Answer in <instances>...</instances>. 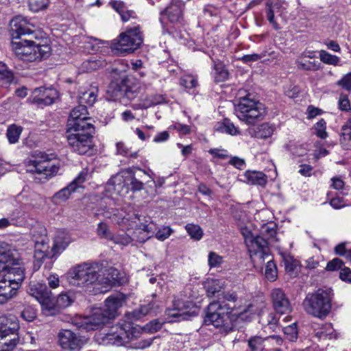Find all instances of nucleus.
Wrapping results in <instances>:
<instances>
[{
	"label": "nucleus",
	"mask_w": 351,
	"mask_h": 351,
	"mask_svg": "<svg viewBox=\"0 0 351 351\" xmlns=\"http://www.w3.org/2000/svg\"><path fill=\"white\" fill-rule=\"evenodd\" d=\"M253 315L254 309L251 304L234 312L233 310L229 311L226 305H223L219 301L213 302L207 307L204 323L206 325H213L227 333L232 331L234 322L237 319L247 322L252 319Z\"/></svg>",
	"instance_id": "1"
},
{
	"label": "nucleus",
	"mask_w": 351,
	"mask_h": 351,
	"mask_svg": "<svg viewBox=\"0 0 351 351\" xmlns=\"http://www.w3.org/2000/svg\"><path fill=\"white\" fill-rule=\"evenodd\" d=\"M90 120L87 108L83 104L71 111L67 121L66 138L71 147H84L90 141L94 127L88 122Z\"/></svg>",
	"instance_id": "2"
},
{
	"label": "nucleus",
	"mask_w": 351,
	"mask_h": 351,
	"mask_svg": "<svg viewBox=\"0 0 351 351\" xmlns=\"http://www.w3.org/2000/svg\"><path fill=\"white\" fill-rule=\"evenodd\" d=\"M243 235L254 266L262 268L266 261L265 278L271 282L275 281L278 276L277 267L269 254L267 240L261 236H254L250 232L243 233Z\"/></svg>",
	"instance_id": "3"
},
{
	"label": "nucleus",
	"mask_w": 351,
	"mask_h": 351,
	"mask_svg": "<svg viewBox=\"0 0 351 351\" xmlns=\"http://www.w3.org/2000/svg\"><path fill=\"white\" fill-rule=\"evenodd\" d=\"M49 43V39L45 35L34 36V40H12V49L19 59L32 62L49 57L51 53Z\"/></svg>",
	"instance_id": "4"
},
{
	"label": "nucleus",
	"mask_w": 351,
	"mask_h": 351,
	"mask_svg": "<svg viewBox=\"0 0 351 351\" xmlns=\"http://www.w3.org/2000/svg\"><path fill=\"white\" fill-rule=\"evenodd\" d=\"M102 270V264L99 262H84L71 269L67 274V278L74 286L100 285Z\"/></svg>",
	"instance_id": "5"
},
{
	"label": "nucleus",
	"mask_w": 351,
	"mask_h": 351,
	"mask_svg": "<svg viewBox=\"0 0 351 351\" xmlns=\"http://www.w3.org/2000/svg\"><path fill=\"white\" fill-rule=\"evenodd\" d=\"M333 291L330 288L318 289L306 295L303 301L306 312L318 318H324L330 313Z\"/></svg>",
	"instance_id": "6"
},
{
	"label": "nucleus",
	"mask_w": 351,
	"mask_h": 351,
	"mask_svg": "<svg viewBox=\"0 0 351 351\" xmlns=\"http://www.w3.org/2000/svg\"><path fill=\"white\" fill-rule=\"evenodd\" d=\"M234 111L241 121L249 125L262 121L265 115L264 105L254 100L250 94L239 98Z\"/></svg>",
	"instance_id": "7"
},
{
	"label": "nucleus",
	"mask_w": 351,
	"mask_h": 351,
	"mask_svg": "<svg viewBox=\"0 0 351 351\" xmlns=\"http://www.w3.org/2000/svg\"><path fill=\"white\" fill-rule=\"evenodd\" d=\"M143 35L139 25L128 28L114 40L111 48L117 54H125L137 49L143 43Z\"/></svg>",
	"instance_id": "8"
},
{
	"label": "nucleus",
	"mask_w": 351,
	"mask_h": 351,
	"mask_svg": "<svg viewBox=\"0 0 351 351\" xmlns=\"http://www.w3.org/2000/svg\"><path fill=\"white\" fill-rule=\"evenodd\" d=\"M19 322L14 315L0 317V344L6 351L12 350L19 342Z\"/></svg>",
	"instance_id": "9"
},
{
	"label": "nucleus",
	"mask_w": 351,
	"mask_h": 351,
	"mask_svg": "<svg viewBox=\"0 0 351 351\" xmlns=\"http://www.w3.org/2000/svg\"><path fill=\"white\" fill-rule=\"evenodd\" d=\"M140 331L134 327L131 323L125 322L122 324H116L110 327L109 331L105 335L103 341L106 344L120 346L136 339Z\"/></svg>",
	"instance_id": "10"
},
{
	"label": "nucleus",
	"mask_w": 351,
	"mask_h": 351,
	"mask_svg": "<svg viewBox=\"0 0 351 351\" xmlns=\"http://www.w3.org/2000/svg\"><path fill=\"white\" fill-rule=\"evenodd\" d=\"M34 155V159L25 161L27 171L29 172H36L45 176V178L54 176L59 171L60 165L57 160L48 158L47 155Z\"/></svg>",
	"instance_id": "11"
},
{
	"label": "nucleus",
	"mask_w": 351,
	"mask_h": 351,
	"mask_svg": "<svg viewBox=\"0 0 351 351\" xmlns=\"http://www.w3.org/2000/svg\"><path fill=\"white\" fill-rule=\"evenodd\" d=\"M110 319L105 311L99 308L93 309L88 316H76L73 318L72 324L78 328H82L87 331L94 330L99 326L107 323Z\"/></svg>",
	"instance_id": "12"
},
{
	"label": "nucleus",
	"mask_w": 351,
	"mask_h": 351,
	"mask_svg": "<svg viewBox=\"0 0 351 351\" xmlns=\"http://www.w3.org/2000/svg\"><path fill=\"white\" fill-rule=\"evenodd\" d=\"M10 27L12 40H21V37L23 36H29V38H34V36L43 35L41 32L33 30L32 27H34V25L21 15L14 16L10 21Z\"/></svg>",
	"instance_id": "13"
},
{
	"label": "nucleus",
	"mask_w": 351,
	"mask_h": 351,
	"mask_svg": "<svg viewBox=\"0 0 351 351\" xmlns=\"http://www.w3.org/2000/svg\"><path fill=\"white\" fill-rule=\"evenodd\" d=\"M60 346L66 351L80 350L86 340L71 330H61L58 334Z\"/></svg>",
	"instance_id": "14"
},
{
	"label": "nucleus",
	"mask_w": 351,
	"mask_h": 351,
	"mask_svg": "<svg viewBox=\"0 0 351 351\" xmlns=\"http://www.w3.org/2000/svg\"><path fill=\"white\" fill-rule=\"evenodd\" d=\"M184 3L180 0H172L171 2L160 12L161 23L167 19L170 23L180 24L184 20Z\"/></svg>",
	"instance_id": "15"
},
{
	"label": "nucleus",
	"mask_w": 351,
	"mask_h": 351,
	"mask_svg": "<svg viewBox=\"0 0 351 351\" xmlns=\"http://www.w3.org/2000/svg\"><path fill=\"white\" fill-rule=\"evenodd\" d=\"M86 173L81 171L78 176L66 187L56 193L51 197L53 204L58 205L66 202L80 186L86 180Z\"/></svg>",
	"instance_id": "16"
},
{
	"label": "nucleus",
	"mask_w": 351,
	"mask_h": 351,
	"mask_svg": "<svg viewBox=\"0 0 351 351\" xmlns=\"http://www.w3.org/2000/svg\"><path fill=\"white\" fill-rule=\"evenodd\" d=\"M19 261V254L14 247L7 243L0 242V276L5 272L10 265H17Z\"/></svg>",
	"instance_id": "17"
},
{
	"label": "nucleus",
	"mask_w": 351,
	"mask_h": 351,
	"mask_svg": "<svg viewBox=\"0 0 351 351\" xmlns=\"http://www.w3.org/2000/svg\"><path fill=\"white\" fill-rule=\"evenodd\" d=\"M191 303L184 302L181 299H175L173 301V307L166 311L169 322H178L186 319L189 317L188 309Z\"/></svg>",
	"instance_id": "18"
},
{
	"label": "nucleus",
	"mask_w": 351,
	"mask_h": 351,
	"mask_svg": "<svg viewBox=\"0 0 351 351\" xmlns=\"http://www.w3.org/2000/svg\"><path fill=\"white\" fill-rule=\"evenodd\" d=\"M54 252L52 248L49 249V239L46 235L41 236L35 241L34 244V259L35 265L40 267L45 258H52L54 256Z\"/></svg>",
	"instance_id": "19"
},
{
	"label": "nucleus",
	"mask_w": 351,
	"mask_h": 351,
	"mask_svg": "<svg viewBox=\"0 0 351 351\" xmlns=\"http://www.w3.org/2000/svg\"><path fill=\"white\" fill-rule=\"evenodd\" d=\"M102 264L103 270L99 276L101 292L107 291L112 285L119 280V271L114 267H108L105 261L99 262Z\"/></svg>",
	"instance_id": "20"
},
{
	"label": "nucleus",
	"mask_w": 351,
	"mask_h": 351,
	"mask_svg": "<svg viewBox=\"0 0 351 351\" xmlns=\"http://www.w3.org/2000/svg\"><path fill=\"white\" fill-rule=\"evenodd\" d=\"M271 298L276 311L285 314L291 311L289 300L284 291L280 288H275L271 292Z\"/></svg>",
	"instance_id": "21"
},
{
	"label": "nucleus",
	"mask_w": 351,
	"mask_h": 351,
	"mask_svg": "<svg viewBox=\"0 0 351 351\" xmlns=\"http://www.w3.org/2000/svg\"><path fill=\"white\" fill-rule=\"evenodd\" d=\"M4 273L0 276V304H4L16 295L19 285L5 278Z\"/></svg>",
	"instance_id": "22"
},
{
	"label": "nucleus",
	"mask_w": 351,
	"mask_h": 351,
	"mask_svg": "<svg viewBox=\"0 0 351 351\" xmlns=\"http://www.w3.org/2000/svg\"><path fill=\"white\" fill-rule=\"evenodd\" d=\"M127 175V182H130L131 189L133 191H139L143 189V182L145 177L148 176L145 171L141 169H128L125 170Z\"/></svg>",
	"instance_id": "23"
},
{
	"label": "nucleus",
	"mask_w": 351,
	"mask_h": 351,
	"mask_svg": "<svg viewBox=\"0 0 351 351\" xmlns=\"http://www.w3.org/2000/svg\"><path fill=\"white\" fill-rule=\"evenodd\" d=\"M125 170L119 173L110 178L106 184V189L111 194L122 195L125 183L127 182V175Z\"/></svg>",
	"instance_id": "24"
},
{
	"label": "nucleus",
	"mask_w": 351,
	"mask_h": 351,
	"mask_svg": "<svg viewBox=\"0 0 351 351\" xmlns=\"http://www.w3.org/2000/svg\"><path fill=\"white\" fill-rule=\"evenodd\" d=\"M125 301L123 295L117 293L109 296L105 300L104 308H102L108 317L112 319H114L118 314V310L122 306Z\"/></svg>",
	"instance_id": "25"
},
{
	"label": "nucleus",
	"mask_w": 351,
	"mask_h": 351,
	"mask_svg": "<svg viewBox=\"0 0 351 351\" xmlns=\"http://www.w3.org/2000/svg\"><path fill=\"white\" fill-rule=\"evenodd\" d=\"M287 3L283 0H268L266 5L267 19L274 29H278L279 25L274 20V14L281 13L286 9Z\"/></svg>",
	"instance_id": "26"
},
{
	"label": "nucleus",
	"mask_w": 351,
	"mask_h": 351,
	"mask_svg": "<svg viewBox=\"0 0 351 351\" xmlns=\"http://www.w3.org/2000/svg\"><path fill=\"white\" fill-rule=\"evenodd\" d=\"M24 271L25 268L20 260L17 265H10L8 268H6L5 271H7V274L5 275V278L12 283H17V285L20 287L25 278Z\"/></svg>",
	"instance_id": "27"
},
{
	"label": "nucleus",
	"mask_w": 351,
	"mask_h": 351,
	"mask_svg": "<svg viewBox=\"0 0 351 351\" xmlns=\"http://www.w3.org/2000/svg\"><path fill=\"white\" fill-rule=\"evenodd\" d=\"M40 304L43 313L47 316L55 315L60 312L56 299L52 295L51 292Z\"/></svg>",
	"instance_id": "28"
},
{
	"label": "nucleus",
	"mask_w": 351,
	"mask_h": 351,
	"mask_svg": "<svg viewBox=\"0 0 351 351\" xmlns=\"http://www.w3.org/2000/svg\"><path fill=\"white\" fill-rule=\"evenodd\" d=\"M207 295L210 298L221 300V295L224 289L223 283L217 279L207 280L204 284Z\"/></svg>",
	"instance_id": "29"
},
{
	"label": "nucleus",
	"mask_w": 351,
	"mask_h": 351,
	"mask_svg": "<svg viewBox=\"0 0 351 351\" xmlns=\"http://www.w3.org/2000/svg\"><path fill=\"white\" fill-rule=\"evenodd\" d=\"M154 224L149 223V224L141 223L136 226L133 237L137 241L143 243L152 237L154 232Z\"/></svg>",
	"instance_id": "30"
},
{
	"label": "nucleus",
	"mask_w": 351,
	"mask_h": 351,
	"mask_svg": "<svg viewBox=\"0 0 351 351\" xmlns=\"http://www.w3.org/2000/svg\"><path fill=\"white\" fill-rule=\"evenodd\" d=\"M110 5L121 16L123 21L127 22L131 19H136V14L134 11L128 10L125 3L119 1H111Z\"/></svg>",
	"instance_id": "31"
},
{
	"label": "nucleus",
	"mask_w": 351,
	"mask_h": 351,
	"mask_svg": "<svg viewBox=\"0 0 351 351\" xmlns=\"http://www.w3.org/2000/svg\"><path fill=\"white\" fill-rule=\"evenodd\" d=\"M274 130L268 123H263L256 128H250L247 129V134L252 137L258 138H266L270 137L273 134Z\"/></svg>",
	"instance_id": "32"
},
{
	"label": "nucleus",
	"mask_w": 351,
	"mask_h": 351,
	"mask_svg": "<svg viewBox=\"0 0 351 351\" xmlns=\"http://www.w3.org/2000/svg\"><path fill=\"white\" fill-rule=\"evenodd\" d=\"M28 293L40 303L51 291L46 285L37 282L30 285Z\"/></svg>",
	"instance_id": "33"
},
{
	"label": "nucleus",
	"mask_w": 351,
	"mask_h": 351,
	"mask_svg": "<svg viewBox=\"0 0 351 351\" xmlns=\"http://www.w3.org/2000/svg\"><path fill=\"white\" fill-rule=\"evenodd\" d=\"M244 177L248 184L265 186L267 182V176L261 171H247Z\"/></svg>",
	"instance_id": "34"
},
{
	"label": "nucleus",
	"mask_w": 351,
	"mask_h": 351,
	"mask_svg": "<svg viewBox=\"0 0 351 351\" xmlns=\"http://www.w3.org/2000/svg\"><path fill=\"white\" fill-rule=\"evenodd\" d=\"M340 143L346 149H351V115L341 128Z\"/></svg>",
	"instance_id": "35"
},
{
	"label": "nucleus",
	"mask_w": 351,
	"mask_h": 351,
	"mask_svg": "<svg viewBox=\"0 0 351 351\" xmlns=\"http://www.w3.org/2000/svg\"><path fill=\"white\" fill-rule=\"evenodd\" d=\"M315 336L318 339H332L337 338V333L330 323H326L317 330H315Z\"/></svg>",
	"instance_id": "36"
},
{
	"label": "nucleus",
	"mask_w": 351,
	"mask_h": 351,
	"mask_svg": "<svg viewBox=\"0 0 351 351\" xmlns=\"http://www.w3.org/2000/svg\"><path fill=\"white\" fill-rule=\"evenodd\" d=\"M69 243L70 239L69 237L64 232H59L56 236L53 246L51 247L53 252H54V255L64 250L67 247Z\"/></svg>",
	"instance_id": "37"
},
{
	"label": "nucleus",
	"mask_w": 351,
	"mask_h": 351,
	"mask_svg": "<svg viewBox=\"0 0 351 351\" xmlns=\"http://www.w3.org/2000/svg\"><path fill=\"white\" fill-rule=\"evenodd\" d=\"M96 92L95 88H90L88 90H81L78 95L80 104L92 106L97 99Z\"/></svg>",
	"instance_id": "38"
},
{
	"label": "nucleus",
	"mask_w": 351,
	"mask_h": 351,
	"mask_svg": "<svg viewBox=\"0 0 351 351\" xmlns=\"http://www.w3.org/2000/svg\"><path fill=\"white\" fill-rule=\"evenodd\" d=\"M216 130L230 135L240 134V130L229 119H224L222 123H218Z\"/></svg>",
	"instance_id": "39"
},
{
	"label": "nucleus",
	"mask_w": 351,
	"mask_h": 351,
	"mask_svg": "<svg viewBox=\"0 0 351 351\" xmlns=\"http://www.w3.org/2000/svg\"><path fill=\"white\" fill-rule=\"evenodd\" d=\"M58 92L53 88H48L44 90V97L37 99L38 104H43L49 106L52 104L54 101L58 98Z\"/></svg>",
	"instance_id": "40"
},
{
	"label": "nucleus",
	"mask_w": 351,
	"mask_h": 351,
	"mask_svg": "<svg viewBox=\"0 0 351 351\" xmlns=\"http://www.w3.org/2000/svg\"><path fill=\"white\" fill-rule=\"evenodd\" d=\"M23 128L21 126L12 124L8 128L7 130V137L10 143H15L18 141Z\"/></svg>",
	"instance_id": "41"
},
{
	"label": "nucleus",
	"mask_w": 351,
	"mask_h": 351,
	"mask_svg": "<svg viewBox=\"0 0 351 351\" xmlns=\"http://www.w3.org/2000/svg\"><path fill=\"white\" fill-rule=\"evenodd\" d=\"M265 340L260 336L251 337L247 340L249 351H263Z\"/></svg>",
	"instance_id": "42"
},
{
	"label": "nucleus",
	"mask_w": 351,
	"mask_h": 351,
	"mask_svg": "<svg viewBox=\"0 0 351 351\" xmlns=\"http://www.w3.org/2000/svg\"><path fill=\"white\" fill-rule=\"evenodd\" d=\"M284 335L285 338L291 342H294L298 339V330L297 323L293 322L291 324L284 327L283 328Z\"/></svg>",
	"instance_id": "43"
},
{
	"label": "nucleus",
	"mask_w": 351,
	"mask_h": 351,
	"mask_svg": "<svg viewBox=\"0 0 351 351\" xmlns=\"http://www.w3.org/2000/svg\"><path fill=\"white\" fill-rule=\"evenodd\" d=\"M185 229L191 239L199 241L202 238L203 230L199 226L188 223L186 225Z\"/></svg>",
	"instance_id": "44"
},
{
	"label": "nucleus",
	"mask_w": 351,
	"mask_h": 351,
	"mask_svg": "<svg viewBox=\"0 0 351 351\" xmlns=\"http://www.w3.org/2000/svg\"><path fill=\"white\" fill-rule=\"evenodd\" d=\"M319 59L324 64L337 66L339 62V58L337 56L332 55L325 50L319 51Z\"/></svg>",
	"instance_id": "45"
},
{
	"label": "nucleus",
	"mask_w": 351,
	"mask_h": 351,
	"mask_svg": "<svg viewBox=\"0 0 351 351\" xmlns=\"http://www.w3.org/2000/svg\"><path fill=\"white\" fill-rule=\"evenodd\" d=\"M224 263V258L215 252H210L208 255V264L210 268L221 267Z\"/></svg>",
	"instance_id": "46"
},
{
	"label": "nucleus",
	"mask_w": 351,
	"mask_h": 351,
	"mask_svg": "<svg viewBox=\"0 0 351 351\" xmlns=\"http://www.w3.org/2000/svg\"><path fill=\"white\" fill-rule=\"evenodd\" d=\"M152 308L153 304L151 303L141 305L138 308L132 312V317L135 319H140L151 313Z\"/></svg>",
	"instance_id": "47"
},
{
	"label": "nucleus",
	"mask_w": 351,
	"mask_h": 351,
	"mask_svg": "<svg viewBox=\"0 0 351 351\" xmlns=\"http://www.w3.org/2000/svg\"><path fill=\"white\" fill-rule=\"evenodd\" d=\"M180 84L185 88L191 89L198 85L197 78L195 75L186 74L180 78Z\"/></svg>",
	"instance_id": "48"
},
{
	"label": "nucleus",
	"mask_w": 351,
	"mask_h": 351,
	"mask_svg": "<svg viewBox=\"0 0 351 351\" xmlns=\"http://www.w3.org/2000/svg\"><path fill=\"white\" fill-rule=\"evenodd\" d=\"M213 75L216 82H224L228 78V72L221 64L215 65Z\"/></svg>",
	"instance_id": "49"
},
{
	"label": "nucleus",
	"mask_w": 351,
	"mask_h": 351,
	"mask_svg": "<svg viewBox=\"0 0 351 351\" xmlns=\"http://www.w3.org/2000/svg\"><path fill=\"white\" fill-rule=\"evenodd\" d=\"M326 124V121L324 119H321L313 126L315 134L320 138L325 139L328 137Z\"/></svg>",
	"instance_id": "50"
},
{
	"label": "nucleus",
	"mask_w": 351,
	"mask_h": 351,
	"mask_svg": "<svg viewBox=\"0 0 351 351\" xmlns=\"http://www.w3.org/2000/svg\"><path fill=\"white\" fill-rule=\"evenodd\" d=\"M25 215V213L21 207L13 208H12L9 213L8 217L10 219V221L14 223V225H17L19 222H20L21 219H23Z\"/></svg>",
	"instance_id": "51"
},
{
	"label": "nucleus",
	"mask_w": 351,
	"mask_h": 351,
	"mask_svg": "<svg viewBox=\"0 0 351 351\" xmlns=\"http://www.w3.org/2000/svg\"><path fill=\"white\" fill-rule=\"evenodd\" d=\"M49 0H29V7L30 10L38 12L47 8Z\"/></svg>",
	"instance_id": "52"
},
{
	"label": "nucleus",
	"mask_w": 351,
	"mask_h": 351,
	"mask_svg": "<svg viewBox=\"0 0 351 351\" xmlns=\"http://www.w3.org/2000/svg\"><path fill=\"white\" fill-rule=\"evenodd\" d=\"M21 317L27 322L34 321L37 316V311L32 306H27L21 313Z\"/></svg>",
	"instance_id": "53"
},
{
	"label": "nucleus",
	"mask_w": 351,
	"mask_h": 351,
	"mask_svg": "<svg viewBox=\"0 0 351 351\" xmlns=\"http://www.w3.org/2000/svg\"><path fill=\"white\" fill-rule=\"evenodd\" d=\"M134 237L132 238L129 234H117L112 237L111 239L113 241V242L116 244H119L121 245H128L130 244L132 240H134Z\"/></svg>",
	"instance_id": "54"
},
{
	"label": "nucleus",
	"mask_w": 351,
	"mask_h": 351,
	"mask_svg": "<svg viewBox=\"0 0 351 351\" xmlns=\"http://www.w3.org/2000/svg\"><path fill=\"white\" fill-rule=\"evenodd\" d=\"M337 85L340 86L342 89L350 91L351 90V72L344 75L337 82Z\"/></svg>",
	"instance_id": "55"
},
{
	"label": "nucleus",
	"mask_w": 351,
	"mask_h": 351,
	"mask_svg": "<svg viewBox=\"0 0 351 351\" xmlns=\"http://www.w3.org/2000/svg\"><path fill=\"white\" fill-rule=\"evenodd\" d=\"M97 233L100 237L105 238L109 240H110L112 237V234L109 230L108 225L103 222H100L98 224Z\"/></svg>",
	"instance_id": "56"
},
{
	"label": "nucleus",
	"mask_w": 351,
	"mask_h": 351,
	"mask_svg": "<svg viewBox=\"0 0 351 351\" xmlns=\"http://www.w3.org/2000/svg\"><path fill=\"white\" fill-rule=\"evenodd\" d=\"M71 298L65 293L60 294L56 298L57 305L58 306L59 309L66 308L71 304L72 303Z\"/></svg>",
	"instance_id": "57"
},
{
	"label": "nucleus",
	"mask_w": 351,
	"mask_h": 351,
	"mask_svg": "<svg viewBox=\"0 0 351 351\" xmlns=\"http://www.w3.org/2000/svg\"><path fill=\"white\" fill-rule=\"evenodd\" d=\"M344 263L339 258H335L327 263L326 270L329 271H337L339 269H341Z\"/></svg>",
	"instance_id": "58"
},
{
	"label": "nucleus",
	"mask_w": 351,
	"mask_h": 351,
	"mask_svg": "<svg viewBox=\"0 0 351 351\" xmlns=\"http://www.w3.org/2000/svg\"><path fill=\"white\" fill-rule=\"evenodd\" d=\"M297 65L299 69L303 71H317L319 69V65L311 61H306L305 62L297 61Z\"/></svg>",
	"instance_id": "59"
},
{
	"label": "nucleus",
	"mask_w": 351,
	"mask_h": 351,
	"mask_svg": "<svg viewBox=\"0 0 351 351\" xmlns=\"http://www.w3.org/2000/svg\"><path fill=\"white\" fill-rule=\"evenodd\" d=\"M12 73L7 69L5 64L0 62V80H5L7 83L12 81Z\"/></svg>",
	"instance_id": "60"
},
{
	"label": "nucleus",
	"mask_w": 351,
	"mask_h": 351,
	"mask_svg": "<svg viewBox=\"0 0 351 351\" xmlns=\"http://www.w3.org/2000/svg\"><path fill=\"white\" fill-rule=\"evenodd\" d=\"M171 228L169 226H165L156 232V237L160 241H164L167 239L171 234Z\"/></svg>",
	"instance_id": "61"
},
{
	"label": "nucleus",
	"mask_w": 351,
	"mask_h": 351,
	"mask_svg": "<svg viewBox=\"0 0 351 351\" xmlns=\"http://www.w3.org/2000/svg\"><path fill=\"white\" fill-rule=\"evenodd\" d=\"M140 90V87L137 85L132 86H127L124 90V95L129 99H132L136 97Z\"/></svg>",
	"instance_id": "62"
},
{
	"label": "nucleus",
	"mask_w": 351,
	"mask_h": 351,
	"mask_svg": "<svg viewBox=\"0 0 351 351\" xmlns=\"http://www.w3.org/2000/svg\"><path fill=\"white\" fill-rule=\"evenodd\" d=\"M137 220L139 221L138 216L134 214L131 217H127L124 215L121 220L117 219V221L120 224L127 225L128 226L132 227L133 223H136Z\"/></svg>",
	"instance_id": "63"
},
{
	"label": "nucleus",
	"mask_w": 351,
	"mask_h": 351,
	"mask_svg": "<svg viewBox=\"0 0 351 351\" xmlns=\"http://www.w3.org/2000/svg\"><path fill=\"white\" fill-rule=\"evenodd\" d=\"M339 278L341 280L351 283V269L349 267H342L340 273Z\"/></svg>",
	"instance_id": "64"
}]
</instances>
